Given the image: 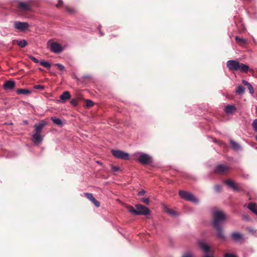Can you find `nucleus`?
<instances>
[{"label": "nucleus", "instance_id": "obj_1", "mask_svg": "<svg viewBox=\"0 0 257 257\" xmlns=\"http://www.w3.org/2000/svg\"><path fill=\"white\" fill-rule=\"evenodd\" d=\"M213 221L212 225L217 230V237L219 239H224L225 235L223 233L222 223L225 220L226 215L221 211L215 210L212 213Z\"/></svg>", "mask_w": 257, "mask_h": 257}, {"label": "nucleus", "instance_id": "obj_2", "mask_svg": "<svg viewBox=\"0 0 257 257\" xmlns=\"http://www.w3.org/2000/svg\"><path fill=\"white\" fill-rule=\"evenodd\" d=\"M47 124V122L44 120H41L40 122L35 124L34 131L35 133L32 135V141L36 145L40 144L43 140V137L41 135L42 131Z\"/></svg>", "mask_w": 257, "mask_h": 257}, {"label": "nucleus", "instance_id": "obj_3", "mask_svg": "<svg viewBox=\"0 0 257 257\" xmlns=\"http://www.w3.org/2000/svg\"><path fill=\"white\" fill-rule=\"evenodd\" d=\"M226 66L229 70L240 71L246 73L249 70L248 65L241 63L237 60H230L227 61Z\"/></svg>", "mask_w": 257, "mask_h": 257}, {"label": "nucleus", "instance_id": "obj_4", "mask_svg": "<svg viewBox=\"0 0 257 257\" xmlns=\"http://www.w3.org/2000/svg\"><path fill=\"white\" fill-rule=\"evenodd\" d=\"M135 207H136L135 208L132 206L128 205L127 206V208L130 212L135 215H147L150 213L149 209L143 205L137 204Z\"/></svg>", "mask_w": 257, "mask_h": 257}, {"label": "nucleus", "instance_id": "obj_5", "mask_svg": "<svg viewBox=\"0 0 257 257\" xmlns=\"http://www.w3.org/2000/svg\"><path fill=\"white\" fill-rule=\"evenodd\" d=\"M179 195L180 197L185 200L191 201L194 203H198L199 201L192 193L180 190L179 191Z\"/></svg>", "mask_w": 257, "mask_h": 257}, {"label": "nucleus", "instance_id": "obj_6", "mask_svg": "<svg viewBox=\"0 0 257 257\" xmlns=\"http://www.w3.org/2000/svg\"><path fill=\"white\" fill-rule=\"evenodd\" d=\"M135 155H138L137 160L143 165H148L152 162V158L147 154L138 152L136 153Z\"/></svg>", "mask_w": 257, "mask_h": 257}, {"label": "nucleus", "instance_id": "obj_7", "mask_svg": "<svg viewBox=\"0 0 257 257\" xmlns=\"http://www.w3.org/2000/svg\"><path fill=\"white\" fill-rule=\"evenodd\" d=\"M112 154L116 158L127 160L130 159V155L128 153L118 150H111Z\"/></svg>", "mask_w": 257, "mask_h": 257}, {"label": "nucleus", "instance_id": "obj_8", "mask_svg": "<svg viewBox=\"0 0 257 257\" xmlns=\"http://www.w3.org/2000/svg\"><path fill=\"white\" fill-rule=\"evenodd\" d=\"M14 27L20 31H25L29 27V25L27 22L16 21L14 23Z\"/></svg>", "mask_w": 257, "mask_h": 257}, {"label": "nucleus", "instance_id": "obj_9", "mask_svg": "<svg viewBox=\"0 0 257 257\" xmlns=\"http://www.w3.org/2000/svg\"><path fill=\"white\" fill-rule=\"evenodd\" d=\"M229 169L228 166L222 164H219L217 165L214 169V172L216 174H223Z\"/></svg>", "mask_w": 257, "mask_h": 257}, {"label": "nucleus", "instance_id": "obj_10", "mask_svg": "<svg viewBox=\"0 0 257 257\" xmlns=\"http://www.w3.org/2000/svg\"><path fill=\"white\" fill-rule=\"evenodd\" d=\"M198 243L200 248L205 253L203 257H214L209 255L210 248L204 241L199 240Z\"/></svg>", "mask_w": 257, "mask_h": 257}, {"label": "nucleus", "instance_id": "obj_11", "mask_svg": "<svg viewBox=\"0 0 257 257\" xmlns=\"http://www.w3.org/2000/svg\"><path fill=\"white\" fill-rule=\"evenodd\" d=\"M62 50V46L56 42H53L50 45V50L55 53H60Z\"/></svg>", "mask_w": 257, "mask_h": 257}, {"label": "nucleus", "instance_id": "obj_12", "mask_svg": "<svg viewBox=\"0 0 257 257\" xmlns=\"http://www.w3.org/2000/svg\"><path fill=\"white\" fill-rule=\"evenodd\" d=\"M16 83L13 80H8L4 84L3 87L5 90H12L15 86Z\"/></svg>", "mask_w": 257, "mask_h": 257}, {"label": "nucleus", "instance_id": "obj_13", "mask_svg": "<svg viewBox=\"0 0 257 257\" xmlns=\"http://www.w3.org/2000/svg\"><path fill=\"white\" fill-rule=\"evenodd\" d=\"M84 195L89 200H90L94 204V205L96 207H99V206H100L99 202L95 199V198L93 197L92 194L89 193H85Z\"/></svg>", "mask_w": 257, "mask_h": 257}, {"label": "nucleus", "instance_id": "obj_14", "mask_svg": "<svg viewBox=\"0 0 257 257\" xmlns=\"http://www.w3.org/2000/svg\"><path fill=\"white\" fill-rule=\"evenodd\" d=\"M236 110V108L234 105H227L224 108V111L227 114H232L234 113Z\"/></svg>", "mask_w": 257, "mask_h": 257}, {"label": "nucleus", "instance_id": "obj_15", "mask_svg": "<svg viewBox=\"0 0 257 257\" xmlns=\"http://www.w3.org/2000/svg\"><path fill=\"white\" fill-rule=\"evenodd\" d=\"M231 238L235 241H239L243 238L242 235L238 232H233L231 233Z\"/></svg>", "mask_w": 257, "mask_h": 257}, {"label": "nucleus", "instance_id": "obj_16", "mask_svg": "<svg viewBox=\"0 0 257 257\" xmlns=\"http://www.w3.org/2000/svg\"><path fill=\"white\" fill-rule=\"evenodd\" d=\"M229 142L234 151H238L242 149L241 147L233 140L230 139Z\"/></svg>", "mask_w": 257, "mask_h": 257}, {"label": "nucleus", "instance_id": "obj_17", "mask_svg": "<svg viewBox=\"0 0 257 257\" xmlns=\"http://www.w3.org/2000/svg\"><path fill=\"white\" fill-rule=\"evenodd\" d=\"M19 8L24 11H29L31 9L30 6L27 3L20 2L19 3Z\"/></svg>", "mask_w": 257, "mask_h": 257}, {"label": "nucleus", "instance_id": "obj_18", "mask_svg": "<svg viewBox=\"0 0 257 257\" xmlns=\"http://www.w3.org/2000/svg\"><path fill=\"white\" fill-rule=\"evenodd\" d=\"M224 183L228 185L230 188H232L233 190L236 191L238 190L234 182L231 180H226L224 181Z\"/></svg>", "mask_w": 257, "mask_h": 257}, {"label": "nucleus", "instance_id": "obj_19", "mask_svg": "<svg viewBox=\"0 0 257 257\" xmlns=\"http://www.w3.org/2000/svg\"><path fill=\"white\" fill-rule=\"evenodd\" d=\"M163 209H164V210L166 212H167L169 214H170L172 216H177V214L175 211L169 208L166 205L163 204Z\"/></svg>", "mask_w": 257, "mask_h": 257}, {"label": "nucleus", "instance_id": "obj_20", "mask_svg": "<svg viewBox=\"0 0 257 257\" xmlns=\"http://www.w3.org/2000/svg\"><path fill=\"white\" fill-rule=\"evenodd\" d=\"M247 208L253 213L257 215V205L255 204L250 203L248 204Z\"/></svg>", "mask_w": 257, "mask_h": 257}, {"label": "nucleus", "instance_id": "obj_21", "mask_svg": "<svg viewBox=\"0 0 257 257\" xmlns=\"http://www.w3.org/2000/svg\"><path fill=\"white\" fill-rule=\"evenodd\" d=\"M71 97V95L70 93L68 91L64 92L60 96V98L64 101L68 100L70 99Z\"/></svg>", "mask_w": 257, "mask_h": 257}, {"label": "nucleus", "instance_id": "obj_22", "mask_svg": "<svg viewBox=\"0 0 257 257\" xmlns=\"http://www.w3.org/2000/svg\"><path fill=\"white\" fill-rule=\"evenodd\" d=\"M245 91L244 87L242 85H238L235 90V93L239 95H242Z\"/></svg>", "mask_w": 257, "mask_h": 257}, {"label": "nucleus", "instance_id": "obj_23", "mask_svg": "<svg viewBox=\"0 0 257 257\" xmlns=\"http://www.w3.org/2000/svg\"><path fill=\"white\" fill-rule=\"evenodd\" d=\"M16 92H17V93H18L19 94L26 95V94H30L31 93V91L28 89L21 88V89H17L16 90Z\"/></svg>", "mask_w": 257, "mask_h": 257}, {"label": "nucleus", "instance_id": "obj_24", "mask_svg": "<svg viewBox=\"0 0 257 257\" xmlns=\"http://www.w3.org/2000/svg\"><path fill=\"white\" fill-rule=\"evenodd\" d=\"M51 119L55 124L59 126L62 125V121L60 118H56L55 117H51Z\"/></svg>", "mask_w": 257, "mask_h": 257}, {"label": "nucleus", "instance_id": "obj_25", "mask_svg": "<svg viewBox=\"0 0 257 257\" xmlns=\"http://www.w3.org/2000/svg\"><path fill=\"white\" fill-rule=\"evenodd\" d=\"M17 44L21 47L24 48L28 45L27 42L25 40H20L17 41Z\"/></svg>", "mask_w": 257, "mask_h": 257}, {"label": "nucleus", "instance_id": "obj_26", "mask_svg": "<svg viewBox=\"0 0 257 257\" xmlns=\"http://www.w3.org/2000/svg\"><path fill=\"white\" fill-rule=\"evenodd\" d=\"M235 39L237 42L238 44L240 45H242L245 44L246 42V40L240 38L237 36L235 37Z\"/></svg>", "mask_w": 257, "mask_h": 257}, {"label": "nucleus", "instance_id": "obj_27", "mask_svg": "<svg viewBox=\"0 0 257 257\" xmlns=\"http://www.w3.org/2000/svg\"><path fill=\"white\" fill-rule=\"evenodd\" d=\"M40 64L46 68H50L51 64L47 61H41L40 62Z\"/></svg>", "mask_w": 257, "mask_h": 257}, {"label": "nucleus", "instance_id": "obj_28", "mask_svg": "<svg viewBox=\"0 0 257 257\" xmlns=\"http://www.w3.org/2000/svg\"><path fill=\"white\" fill-rule=\"evenodd\" d=\"M252 127L255 132H257V119H255L252 123Z\"/></svg>", "mask_w": 257, "mask_h": 257}, {"label": "nucleus", "instance_id": "obj_29", "mask_svg": "<svg viewBox=\"0 0 257 257\" xmlns=\"http://www.w3.org/2000/svg\"><path fill=\"white\" fill-rule=\"evenodd\" d=\"M55 65H56V66H57L58 68L61 71H63L64 70V66L63 65H62L60 63H56L55 64Z\"/></svg>", "mask_w": 257, "mask_h": 257}, {"label": "nucleus", "instance_id": "obj_30", "mask_svg": "<svg viewBox=\"0 0 257 257\" xmlns=\"http://www.w3.org/2000/svg\"><path fill=\"white\" fill-rule=\"evenodd\" d=\"M86 105L87 107H90L93 105V102L90 99H86Z\"/></svg>", "mask_w": 257, "mask_h": 257}, {"label": "nucleus", "instance_id": "obj_31", "mask_svg": "<svg viewBox=\"0 0 257 257\" xmlns=\"http://www.w3.org/2000/svg\"><path fill=\"white\" fill-rule=\"evenodd\" d=\"M29 58L35 63H40L39 61L36 58L32 55L29 56Z\"/></svg>", "mask_w": 257, "mask_h": 257}, {"label": "nucleus", "instance_id": "obj_32", "mask_svg": "<svg viewBox=\"0 0 257 257\" xmlns=\"http://www.w3.org/2000/svg\"><path fill=\"white\" fill-rule=\"evenodd\" d=\"M34 88L37 89L44 90L45 87L42 85H35L34 86Z\"/></svg>", "mask_w": 257, "mask_h": 257}, {"label": "nucleus", "instance_id": "obj_33", "mask_svg": "<svg viewBox=\"0 0 257 257\" xmlns=\"http://www.w3.org/2000/svg\"><path fill=\"white\" fill-rule=\"evenodd\" d=\"M246 86L247 87V88L248 89L249 92L251 94H253L254 92V89L251 84L249 83V85H247Z\"/></svg>", "mask_w": 257, "mask_h": 257}, {"label": "nucleus", "instance_id": "obj_34", "mask_svg": "<svg viewBox=\"0 0 257 257\" xmlns=\"http://www.w3.org/2000/svg\"><path fill=\"white\" fill-rule=\"evenodd\" d=\"M214 189L216 192H219L221 190V186L220 185H216L214 186Z\"/></svg>", "mask_w": 257, "mask_h": 257}, {"label": "nucleus", "instance_id": "obj_35", "mask_svg": "<svg viewBox=\"0 0 257 257\" xmlns=\"http://www.w3.org/2000/svg\"><path fill=\"white\" fill-rule=\"evenodd\" d=\"M71 103L74 106H76L78 104L77 100L76 99H72L71 100Z\"/></svg>", "mask_w": 257, "mask_h": 257}, {"label": "nucleus", "instance_id": "obj_36", "mask_svg": "<svg viewBox=\"0 0 257 257\" xmlns=\"http://www.w3.org/2000/svg\"><path fill=\"white\" fill-rule=\"evenodd\" d=\"M146 193V191L144 189H141L139 192H138V196H143Z\"/></svg>", "mask_w": 257, "mask_h": 257}, {"label": "nucleus", "instance_id": "obj_37", "mask_svg": "<svg viewBox=\"0 0 257 257\" xmlns=\"http://www.w3.org/2000/svg\"><path fill=\"white\" fill-rule=\"evenodd\" d=\"M142 201L146 203V204H149V199L148 198H143L142 199Z\"/></svg>", "mask_w": 257, "mask_h": 257}, {"label": "nucleus", "instance_id": "obj_38", "mask_svg": "<svg viewBox=\"0 0 257 257\" xmlns=\"http://www.w3.org/2000/svg\"><path fill=\"white\" fill-rule=\"evenodd\" d=\"M182 257H192V254L190 252L185 253Z\"/></svg>", "mask_w": 257, "mask_h": 257}, {"label": "nucleus", "instance_id": "obj_39", "mask_svg": "<svg viewBox=\"0 0 257 257\" xmlns=\"http://www.w3.org/2000/svg\"><path fill=\"white\" fill-rule=\"evenodd\" d=\"M224 257H237V256L233 254L226 253L224 254Z\"/></svg>", "mask_w": 257, "mask_h": 257}, {"label": "nucleus", "instance_id": "obj_40", "mask_svg": "<svg viewBox=\"0 0 257 257\" xmlns=\"http://www.w3.org/2000/svg\"><path fill=\"white\" fill-rule=\"evenodd\" d=\"M111 169H112V171H113V172H116L119 169V168L116 166H112Z\"/></svg>", "mask_w": 257, "mask_h": 257}, {"label": "nucleus", "instance_id": "obj_41", "mask_svg": "<svg viewBox=\"0 0 257 257\" xmlns=\"http://www.w3.org/2000/svg\"><path fill=\"white\" fill-rule=\"evenodd\" d=\"M242 83H243L244 85H246V86H247V85H249V82H248L247 81H246V80H242Z\"/></svg>", "mask_w": 257, "mask_h": 257}, {"label": "nucleus", "instance_id": "obj_42", "mask_svg": "<svg viewBox=\"0 0 257 257\" xmlns=\"http://www.w3.org/2000/svg\"><path fill=\"white\" fill-rule=\"evenodd\" d=\"M62 4H63L62 1L58 0V4L57 5H56V7H58L61 6L62 5Z\"/></svg>", "mask_w": 257, "mask_h": 257}, {"label": "nucleus", "instance_id": "obj_43", "mask_svg": "<svg viewBox=\"0 0 257 257\" xmlns=\"http://www.w3.org/2000/svg\"><path fill=\"white\" fill-rule=\"evenodd\" d=\"M103 35H104L103 33L101 31H100V35L101 36H103Z\"/></svg>", "mask_w": 257, "mask_h": 257}, {"label": "nucleus", "instance_id": "obj_44", "mask_svg": "<svg viewBox=\"0 0 257 257\" xmlns=\"http://www.w3.org/2000/svg\"><path fill=\"white\" fill-rule=\"evenodd\" d=\"M24 123L26 124H28V121L27 120L24 121Z\"/></svg>", "mask_w": 257, "mask_h": 257}, {"label": "nucleus", "instance_id": "obj_45", "mask_svg": "<svg viewBox=\"0 0 257 257\" xmlns=\"http://www.w3.org/2000/svg\"><path fill=\"white\" fill-rule=\"evenodd\" d=\"M67 10L70 11V10L67 8Z\"/></svg>", "mask_w": 257, "mask_h": 257}, {"label": "nucleus", "instance_id": "obj_46", "mask_svg": "<svg viewBox=\"0 0 257 257\" xmlns=\"http://www.w3.org/2000/svg\"><path fill=\"white\" fill-rule=\"evenodd\" d=\"M255 139L257 140V136L255 137Z\"/></svg>", "mask_w": 257, "mask_h": 257}]
</instances>
